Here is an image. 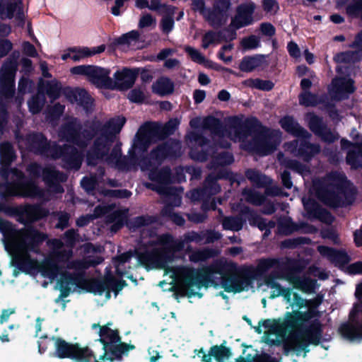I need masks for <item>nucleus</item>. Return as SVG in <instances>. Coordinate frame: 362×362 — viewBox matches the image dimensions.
Here are the masks:
<instances>
[{
  "label": "nucleus",
  "mask_w": 362,
  "mask_h": 362,
  "mask_svg": "<svg viewBox=\"0 0 362 362\" xmlns=\"http://www.w3.org/2000/svg\"><path fill=\"white\" fill-rule=\"evenodd\" d=\"M314 310L286 312L283 317L259 322L256 331L263 333L262 341L269 345H283L285 351H301L310 343L315 322H310Z\"/></svg>",
  "instance_id": "obj_1"
},
{
  "label": "nucleus",
  "mask_w": 362,
  "mask_h": 362,
  "mask_svg": "<svg viewBox=\"0 0 362 362\" xmlns=\"http://www.w3.org/2000/svg\"><path fill=\"white\" fill-rule=\"evenodd\" d=\"M51 243L52 251L41 264V270L44 276L57 279V288L63 296H66L70 291H76L83 285L82 271L99 262L71 261V251L61 241L54 240Z\"/></svg>",
  "instance_id": "obj_2"
},
{
  "label": "nucleus",
  "mask_w": 362,
  "mask_h": 362,
  "mask_svg": "<svg viewBox=\"0 0 362 362\" xmlns=\"http://www.w3.org/2000/svg\"><path fill=\"white\" fill-rule=\"evenodd\" d=\"M229 264L225 259L216 262L202 272H194L190 268L180 267L175 272L180 291L188 296L199 295L198 291L202 286H209L214 274H219L222 279L221 287L227 292L247 291L251 287V279L241 276L230 279H225L226 268Z\"/></svg>",
  "instance_id": "obj_3"
},
{
  "label": "nucleus",
  "mask_w": 362,
  "mask_h": 362,
  "mask_svg": "<svg viewBox=\"0 0 362 362\" xmlns=\"http://www.w3.org/2000/svg\"><path fill=\"white\" fill-rule=\"evenodd\" d=\"M125 122L124 117H118L110 119L105 127L107 134H102L97 137L95 141L93 148L88 153V163L94 164V158L103 159L108 163L118 165L121 158V152L119 148H115L110 156L107 155L109 150V146L112 141L113 136L119 133Z\"/></svg>",
  "instance_id": "obj_4"
},
{
  "label": "nucleus",
  "mask_w": 362,
  "mask_h": 362,
  "mask_svg": "<svg viewBox=\"0 0 362 362\" xmlns=\"http://www.w3.org/2000/svg\"><path fill=\"white\" fill-rule=\"evenodd\" d=\"M358 303L354 305L351 313V318L354 325H344L340 328L341 334L349 340L362 338V284L358 285L356 291Z\"/></svg>",
  "instance_id": "obj_5"
},
{
  "label": "nucleus",
  "mask_w": 362,
  "mask_h": 362,
  "mask_svg": "<svg viewBox=\"0 0 362 362\" xmlns=\"http://www.w3.org/2000/svg\"><path fill=\"white\" fill-rule=\"evenodd\" d=\"M45 235L35 230H28L14 247V255L21 264L30 263V252L35 248V245L42 241ZM33 264L32 262H30Z\"/></svg>",
  "instance_id": "obj_6"
},
{
  "label": "nucleus",
  "mask_w": 362,
  "mask_h": 362,
  "mask_svg": "<svg viewBox=\"0 0 362 362\" xmlns=\"http://www.w3.org/2000/svg\"><path fill=\"white\" fill-rule=\"evenodd\" d=\"M228 0H218L214 5L213 11L205 9V4L203 0H194L192 8L194 11L199 12L213 26L219 25L226 21L225 12L229 8Z\"/></svg>",
  "instance_id": "obj_7"
},
{
  "label": "nucleus",
  "mask_w": 362,
  "mask_h": 362,
  "mask_svg": "<svg viewBox=\"0 0 362 362\" xmlns=\"http://www.w3.org/2000/svg\"><path fill=\"white\" fill-rule=\"evenodd\" d=\"M170 240V236L161 238L160 243L151 251H148L146 254L139 255V261L144 264H152L156 267H164L166 258L168 257L165 250L174 249Z\"/></svg>",
  "instance_id": "obj_8"
},
{
  "label": "nucleus",
  "mask_w": 362,
  "mask_h": 362,
  "mask_svg": "<svg viewBox=\"0 0 362 362\" xmlns=\"http://www.w3.org/2000/svg\"><path fill=\"white\" fill-rule=\"evenodd\" d=\"M56 355L59 358L71 357L80 362H92L95 356L88 348L78 347L77 345H71L66 341L57 339Z\"/></svg>",
  "instance_id": "obj_9"
},
{
  "label": "nucleus",
  "mask_w": 362,
  "mask_h": 362,
  "mask_svg": "<svg viewBox=\"0 0 362 362\" xmlns=\"http://www.w3.org/2000/svg\"><path fill=\"white\" fill-rule=\"evenodd\" d=\"M342 180L335 175L328 177L325 185L318 192V197L327 204L336 206L339 201L341 192Z\"/></svg>",
  "instance_id": "obj_10"
},
{
  "label": "nucleus",
  "mask_w": 362,
  "mask_h": 362,
  "mask_svg": "<svg viewBox=\"0 0 362 362\" xmlns=\"http://www.w3.org/2000/svg\"><path fill=\"white\" fill-rule=\"evenodd\" d=\"M266 285L272 289L271 297L282 296L292 308H302L308 306V302L288 289L282 288L274 280L267 278Z\"/></svg>",
  "instance_id": "obj_11"
},
{
  "label": "nucleus",
  "mask_w": 362,
  "mask_h": 362,
  "mask_svg": "<svg viewBox=\"0 0 362 362\" xmlns=\"http://www.w3.org/2000/svg\"><path fill=\"white\" fill-rule=\"evenodd\" d=\"M16 70V61H7L0 71V93L6 98H11L13 93L14 76Z\"/></svg>",
  "instance_id": "obj_12"
},
{
  "label": "nucleus",
  "mask_w": 362,
  "mask_h": 362,
  "mask_svg": "<svg viewBox=\"0 0 362 362\" xmlns=\"http://www.w3.org/2000/svg\"><path fill=\"white\" fill-rule=\"evenodd\" d=\"M137 74L136 70L127 68L117 70L112 78L110 88L125 90L131 88L135 82Z\"/></svg>",
  "instance_id": "obj_13"
},
{
  "label": "nucleus",
  "mask_w": 362,
  "mask_h": 362,
  "mask_svg": "<svg viewBox=\"0 0 362 362\" xmlns=\"http://www.w3.org/2000/svg\"><path fill=\"white\" fill-rule=\"evenodd\" d=\"M29 171L35 176H40L42 174L44 180L49 185H54L55 182H63L66 180L64 175L59 173L52 168L42 169L37 164H32L29 167Z\"/></svg>",
  "instance_id": "obj_14"
},
{
  "label": "nucleus",
  "mask_w": 362,
  "mask_h": 362,
  "mask_svg": "<svg viewBox=\"0 0 362 362\" xmlns=\"http://www.w3.org/2000/svg\"><path fill=\"white\" fill-rule=\"evenodd\" d=\"M254 10L255 5L252 3L240 6L237 10V15L232 21L233 26L235 28H240L252 23Z\"/></svg>",
  "instance_id": "obj_15"
},
{
  "label": "nucleus",
  "mask_w": 362,
  "mask_h": 362,
  "mask_svg": "<svg viewBox=\"0 0 362 362\" xmlns=\"http://www.w3.org/2000/svg\"><path fill=\"white\" fill-rule=\"evenodd\" d=\"M12 195H18L24 197H41V190L32 182H19L13 185L9 189Z\"/></svg>",
  "instance_id": "obj_16"
},
{
  "label": "nucleus",
  "mask_w": 362,
  "mask_h": 362,
  "mask_svg": "<svg viewBox=\"0 0 362 362\" xmlns=\"http://www.w3.org/2000/svg\"><path fill=\"white\" fill-rule=\"evenodd\" d=\"M330 92L338 100L345 98V93L354 92L352 81L350 79L337 78L333 80Z\"/></svg>",
  "instance_id": "obj_17"
},
{
  "label": "nucleus",
  "mask_w": 362,
  "mask_h": 362,
  "mask_svg": "<svg viewBox=\"0 0 362 362\" xmlns=\"http://www.w3.org/2000/svg\"><path fill=\"white\" fill-rule=\"evenodd\" d=\"M94 70L91 73L89 81L98 87L110 88L112 78L110 77V71L104 68L93 66Z\"/></svg>",
  "instance_id": "obj_18"
},
{
  "label": "nucleus",
  "mask_w": 362,
  "mask_h": 362,
  "mask_svg": "<svg viewBox=\"0 0 362 362\" xmlns=\"http://www.w3.org/2000/svg\"><path fill=\"white\" fill-rule=\"evenodd\" d=\"M14 16L20 21H22L23 13L20 2L16 1L13 4H8L7 1L0 0V18L1 19L10 18Z\"/></svg>",
  "instance_id": "obj_19"
},
{
  "label": "nucleus",
  "mask_w": 362,
  "mask_h": 362,
  "mask_svg": "<svg viewBox=\"0 0 362 362\" xmlns=\"http://www.w3.org/2000/svg\"><path fill=\"white\" fill-rule=\"evenodd\" d=\"M105 49V46L101 45L94 47H81L71 49V59L77 62L82 59L102 53Z\"/></svg>",
  "instance_id": "obj_20"
},
{
  "label": "nucleus",
  "mask_w": 362,
  "mask_h": 362,
  "mask_svg": "<svg viewBox=\"0 0 362 362\" xmlns=\"http://www.w3.org/2000/svg\"><path fill=\"white\" fill-rule=\"evenodd\" d=\"M64 160L66 161V168L78 170L81 164L82 156L74 147H66L62 153Z\"/></svg>",
  "instance_id": "obj_21"
},
{
  "label": "nucleus",
  "mask_w": 362,
  "mask_h": 362,
  "mask_svg": "<svg viewBox=\"0 0 362 362\" xmlns=\"http://www.w3.org/2000/svg\"><path fill=\"white\" fill-rule=\"evenodd\" d=\"M66 98L72 103L86 106L90 103V98L88 93L83 89H67L65 91Z\"/></svg>",
  "instance_id": "obj_22"
},
{
  "label": "nucleus",
  "mask_w": 362,
  "mask_h": 362,
  "mask_svg": "<svg viewBox=\"0 0 362 362\" xmlns=\"http://www.w3.org/2000/svg\"><path fill=\"white\" fill-rule=\"evenodd\" d=\"M61 88V85L56 80L40 81L39 86V91L43 95L45 92L50 98L51 101H53L59 96Z\"/></svg>",
  "instance_id": "obj_23"
},
{
  "label": "nucleus",
  "mask_w": 362,
  "mask_h": 362,
  "mask_svg": "<svg viewBox=\"0 0 362 362\" xmlns=\"http://www.w3.org/2000/svg\"><path fill=\"white\" fill-rule=\"evenodd\" d=\"M174 84L171 80L167 77H160L152 85L153 93L160 95L170 94L173 91Z\"/></svg>",
  "instance_id": "obj_24"
},
{
  "label": "nucleus",
  "mask_w": 362,
  "mask_h": 362,
  "mask_svg": "<svg viewBox=\"0 0 362 362\" xmlns=\"http://www.w3.org/2000/svg\"><path fill=\"white\" fill-rule=\"evenodd\" d=\"M281 125L286 132L296 136L306 137V134H308L292 117H286L282 119Z\"/></svg>",
  "instance_id": "obj_25"
},
{
  "label": "nucleus",
  "mask_w": 362,
  "mask_h": 362,
  "mask_svg": "<svg viewBox=\"0 0 362 362\" xmlns=\"http://www.w3.org/2000/svg\"><path fill=\"white\" fill-rule=\"evenodd\" d=\"M164 8L165 12L162 13L163 16L160 21V26L163 32L168 34L173 30L174 26L173 16L175 14V8L165 7Z\"/></svg>",
  "instance_id": "obj_26"
},
{
  "label": "nucleus",
  "mask_w": 362,
  "mask_h": 362,
  "mask_svg": "<svg viewBox=\"0 0 362 362\" xmlns=\"http://www.w3.org/2000/svg\"><path fill=\"white\" fill-rule=\"evenodd\" d=\"M262 64V59L259 57H247L243 59L239 64V69L245 72H250L259 67Z\"/></svg>",
  "instance_id": "obj_27"
},
{
  "label": "nucleus",
  "mask_w": 362,
  "mask_h": 362,
  "mask_svg": "<svg viewBox=\"0 0 362 362\" xmlns=\"http://www.w3.org/2000/svg\"><path fill=\"white\" fill-rule=\"evenodd\" d=\"M100 336L105 349L106 348V344L115 343L119 341L117 332L115 330L110 329L108 326H103L100 328Z\"/></svg>",
  "instance_id": "obj_28"
},
{
  "label": "nucleus",
  "mask_w": 362,
  "mask_h": 362,
  "mask_svg": "<svg viewBox=\"0 0 362 362\" xmlns=\"http://www.w3.org/2000/svg\"><path fill=\"white\" fill-rule=\"evenodd\" d=\"M243 83L247 87L255 88L263 90H271L274 86L269 81H263L259 78H250L245 81Z\"/></svg>",
  "instance_id": "obj_29"
},
{
  "label": "nucleus",
  "mask_w": 362,
  "mask_h": 362,
  "mask_svg": "<svg viewBox=\"0 0 362 362\" xmlns=\"http://www.w3.org/2000/svg\"><path fill=\"white\" fill-rule=\"evenodd\" d=\"M0 156L1 161L6 164H9L14 158V152L11 145L8 143L0 144Z\"/></svg>",
  "instance_id": "obj_30"
},
{
  "label": "nucleus",
  "mask_w": 362,
  "mask_h": 362,
  "mask_svg": "<svg viewBox=\"0 0 362 362\" xmlns=\"http://www.w3.org/2000/svg\"><path fill=\"white\" fill-rule=\"evenodd\" d=\"M90 139V136L88 132L76 134V132L73 131H71L67 136V140L71 141L73 144H76L79 147L85 146Z\"/></svg>",
  "instance_id": "obj_31"
},
{
  "label": "nucleus",
  "mask_w": 362,
  "mask_h": 362,
  "mask_svg": "<svg viewBox=\"0 0 362 362\" xmlns=\"http://www.w3.org/2000/svg\"><path fill=\"white\" fill-rule=\"evenodd\" d=\"M45 95L39 90L37 95L28 101L30 111L33 113L39 112L45 104Z\"/></svg>",
  "instance_id": "obj_32"
},
{
  "label": "nucleus",
  "mask_w": 362,
  "mask_h": 362,
  "mask_svg": "<svg viewBox=\"0 0 362 362\" xmlns=\"http://www.w3.org/2000/svg\"><path fill=\"white\" fill-rule=\"evenodd\" d=\"M318 250L322 255L329 257L333 261H337L339 259V260L340 259L342 263H344L347 260V257L346 255L336 252L329 247L320 246L318 247Z\"/></svg>",
  "instance_id": "obj_33"
},
{
  "label": "nucleus",
  "mask_w": 362,
  "mask_h": 362,
  "mask_svg": "<svg viewBox=\"0 0 362 362\" xmlns=\"http://www.w3.org/2000/svg\"><path fill=\"white\" fill-rule=\"evenodd\" d=\"M294 286L305 292H310L314 288L315 281L308 278H296L293 281Z\"/></svg>",
  "instance_id": "obj_34"
},
{
  "label": "nucleus",
  "mask_w": 362,
  "mask_h": 362,
  "mask_svg": "<svg viewBox=\"0 0 362 362\" xmlns=\"http://www.w3.org/2000/svg\"><path fill=\"white\" fill-rule=\"evenodd\" d=\"M211 354L218 362H225L230 356L229 349L222 346H214L211 348Z\"/></svg>",
  "instance_id": "obj_35"
},
{
  "label": "nucleus",
  "mask_w": 362,
  "mask_h": 362,
  "mask_svg": "<svg viewBox=\"0 0 362 362\" xmlns=\"http://www.w3.org/2000/svg\"><path fill=\"white\" fill-rule=\"evenodd\" d=\"M171 146L169 144H165L159 147L157 150L153 151L151 154V156L154 160L153 165H156L159 163V161L171 154Z\"/></svg>",
  "instance_id": "obj_36"
},
{
  "label": "nucleus",
  "mask_w": 362,
  "mask_h": 362,
  "mask_svg": "<svg viewBox=\"0 0 362 362\" xmlns=\"http://www.w3.org/2000/svg\"><path fill=\"white\" fill-rule=\"evenodd\" d=\"M90 291L95 294H105L106 298H109L110 297V291L108 288L107 282H102L99 281H93L91 284Z\"/></svg>",
  "instance_id": "obj_37"
},
{
  "label": "nucleus",
  "mask_w": 362,
  "mask_h": 362,
  "mask_svg": "<svg viewBox=\"0 0 362 362\" xmlns=\"http://www.w3.org/2000/svg\"><path fill=\"white\" fill-rule=\"evenodd\" d=\"M149 177L152 180L157 181L158 182L166 185L170 181V171L168 169H165L159 173L151 172Z\"/></svg>",
  "instance_id": "obj_38"
},
{
  "label": "nucleus",
  "mask_w": 362,
  "mask_h": 362,
  "mask_svg": "<svg viewBox=\"0 0 362 362\" xmlns=\"http://www.w3.org/2000/svg\"><path fill=\"white\" fill-rule=\"evenodd\" d=\"M184 49L185 51L190 57L191 59L194 62L203 64L207 62L205 57L202 54V53L198 49L190 46H185Z\"/></svg>",
  "instance_id": "obj_39"
},
{
  "label": "nucleus",
  "mask_w": 362,
  "mask_h": 362,
  "mask_svg": "<svg viewBox=\"0 0 362 362\" xmlns=\"http://www.w3.org/2000/svg\"><path fill=\"white\" fill-rule=\"evenodd\" d=\"M156 25V19L151 14L144 13L143 14L139 21V28H153Z\"/></svg>",
  "instance_id": "obj_40"
},
{
  "label": "nucleus",
  "mask_w": 362,
  "mask_h": 362,
  "mask_svg": "<svg viewBox=\"0 0 362 362\" xmlns=\"http://www.w3.org/2000/svg\"><path fill=\"white\" fill-rule=\"evenodd\" d=\"M223 226L226 229L239 230L243 227V222L239 218H226L223 220Z\"/></svg>",
  "instance_id": "obj_41"
},
{
  "label": "nucleus",
  "mask_w": 362,
  "mask_h": 362,
  "mask_svg": "<svg viewBox=\"0 0 362 362\" xmlns=\"http://www.w3.org/2000/svg\"><path fill=\"white\" fill-rule=\"evenodd\" d=\"M94 70L93 69V66L90 65H81L73 67L71 69V72L75 75H82L86 77V78L89 81L90 77L91 76V73H93Z\"/></svg>",
  "instance_id": "obj_42"
},
{
  "label": "nucleus",
  "mask_w": 362,
  "mask_h": 362,
  "mask_svg": "<svg viewBox=\"0 0 362 362\" xmlns=\"http://www.w3.org/2000/svg\"><path fill=\"white\" fill-rule=\"evenodd\" d=\"M217 121L213 117H209L205 119L195 118L190 121V125L192 127L198 128L201 126L209 128L211 125H216Z\"/></svg>",
  "instance_id": "obj_43"
},
{
  "label": "nucleus",
  "mask_w": 362,
  "mask_h": 362,
  "mask_svg": "<svg viewBox=\"0 0 362 362\" xmlns=\"http://www.w3.org/2000/svg\"><path fill=\"white\" fill-rule=\"evenodd\" d=\"M129 99L134 103H141L146 98L144 88H134L129 93Z\"/></svg>",
  "instance_id": "obj_44"
},
{
  "label": "nucleus",
  "mask_w": 362,
  "mask_h": 362,
  "mask_svg": "<svg viewBox=\"0 0 362 362\" xmlns=\"http://www.w3.org/2000/svg\"><path fill=\"white\" fill-rule=\"evenodd\" d=\"M156 134V131L153 129L141 128L138 133V139L139 142L144 143L146 141H152V137Z\"/></svg>",
  "instance_id": "obj_45"
},
{
  "label": "nucleus",
  "mask_w": 362,
  "mask_h": 362,
  "mask_svg": "<svg viewBox=\"0 0 362 362\" xmlns=\"http://www.w3.org/2000/svg\"><path fill=\"white\" fill-rule=\"evenodd\" d=\"M300 103L305 106L315 105L317 103V99L315 95L305 91L300 95Z\"/></svg>",
  "instance_id": "obj_46"
},
{
  "label": "nucleus",
  "mask_w": 362,
  "mask_h": 362,
  "mask_svg": "<svg viewBox=\"0 0 362 362\" xmlns=\"http://www.w3.org/2000/svg\"><path fill=\"white\" fill-rule=\"evenodd\" d=\"M361 54L359 52H356V54L347 52L345 53H341L335 57V60L337 62H354L359 59Z\"/></svg>",
  "instance_id": "obj_47"
},
{
  "label": "nucleus",
  "mask_w": 362,
  "mask_h": 362,
  "mask_svg": "<svg viewBox=\"0 0 362 362\" xmlns=\"http://www.w3.org/2000/svg\"><path fill=\"white\" fill-rule=\"evenodd\" d=\"M242 46L246 49H251L257 47L259 45V37L252 35L244 38L241 42Z\"/></svg>",
  "instance_id": "obj_48"
},
{
  "label": "nucleus",
  "mask_w": 362,
  "mask_h": 362,
  "mask_svg": "<svg viewBox=\"0 0 362 362\" xmlns=\"http://www.w3.org/2000/svg\"><path fill=\"white\" fill-rule=\"evenodd\" d=\"M139 37V33L136 30H132L121 36L118 39L119 44H130L132 41L136 40Z\"/></svg>",
  "instance_id": "obj_49"
},
{
  "label": "nucleus",
  "mask_w": 362,
  "mask_h": 362,
  "mask_svg": "<svg viewBox=\"0 0 362 362\" xmlns=\"http://www.w3.org/2000/svg\"><path fill=\"white\" fill-rule=\"evenodd\" d=\"M320 151V148L317 145H313L308 143H305L304 145V148L300 149L301 154H306L305 157L308 156V158H310L313 155L318 153Z\"/></svg>",
  "instance_id": "obj_50"
},
{
  "label": "nucleus",
  "mask_w": 362,
  "mask_h": 362,
  "mask_svg": "<svg viewBox=\"0 0 362 362\" xmlns=\"http://www.w3.org/2000/svg\"><path fill=\"white\" fill-rule=\"evenodd\" d=\"M210 256L208 250L196 251L189 255V259L192 262H199L206 259Z\"/></svg>",
  "instance_id": "obj_51"
},
{
  "label": "nucleus",
  "mask_w": 362,
  "mask_h": 362,
  "mask_svg": "<svg viewBox=\"0 0 362 362\" xmlns=\"http://www.w3.org/2000/svg\"><path fill=\"white\" fill-rule=\"evenodd\" d=\"M217 36L214 33L209 32L204 35L202 39V47L206 49L209 45L216 42Z\"/></svg>",
  "instance_id": "obj_52"
},
{
  "label": "nucleus",
  "mask_w": 362,
  "mask_h": 362,
  "mask_svg": "<svg viewBox=\"0 0 362 362\" xmlns=\"http://www.w3.org/2000/svg\"><path fill=\"white\" fill-rule=\"evenodd\" d=\"M263 7L265 11L271 14L275 13L278 10V5L273 0H264Z\"/></svg>",
  "instance_id": "obj_53"
},
{
  "label": "nucleus",
  "mask_w": 362,
  "mask_h": 362,
  "mask_svg": "<svg viewBox=\"0 0 362 362\" xmlns=\"http://www.w3.org/2000/svg\"><path fill=\"white\" fill-rule=\"evenodd\" d=\"M308 121L309 122V125L310 129L315 132L316 133H319V124H320V119L317 117L315 116L314 115L309 114L308 115Z\"/></svg>",
  "instance_id": "obj_54"
},
{
  "label": "nucleus",
  "mask_w": 362,
  "mask_h": 362,
  "mask_svg": "<svg viewBox=\"0 0 362 362\" xmlns=\"http://www.w3.org/2000/svg\"><path fill=\"white\" fill-rule=\"evenodd\" d=\"M146 7H148L149 9L152 11H156L162 13L165 12L164 8L168 6L165 5H162L160 4V0H151V4L149 5L147 4V6Z\"/></svg>",
  "instance_id": "obj_55"
},
{
  "label": "nucleus",
  "mask_w": 362,
  "mask_h": 362,
  "mask_svg": "<svg viewBox=\"0 0 362 362\" xmlns=\"http://www.w3.org/2000/svg\"><path fill=\"white\" fill-rule=\"evenodd\" d=\"M25 213H26V216H28V218L30 220L37 219V218H40V216L39 209L36 206H28L25 209Z\"/></svg>",
  "instance_id": "obj_56"
},
{
  "label": "nucleus",
  "mask_w": 362,
  "mask_h": 362,
  "mask_svg": "<svg viewBox=\"0 0 362 362\" xmlns=\"http://www.w3.org/2000/svg\"><path fill=\"white\" fill-rule=\"evenodd\" d=\"M288 50L290 55L296 59H300V51L297 44L291 42L288 45Z\"/></svg>",
  "instance_id": "obj_57"
},
{
  "label": "nucleus",
  "mask_w": 362,
  "mask_h": 362,
  "mask_svg": "<svg viewBox=\"0 0 362 362\" xmlns=\"http://www.w3.org/2000/svg\"><path fill=\"white\" fill-rule=\"evenodd\" d=\"M132 257V254L124 253V254L119 255L116 259H115L114 262H115V267L117 268V271L119 272V266L121 264H124L125 262H129Z\"/></svg>",
  "instance_id": "obj_58"
},
{
  "label": "nucleus",
  "mask_w": 362,
  "mask_h": 362,
  "mask_svg": "<svg viewBox=\"0 0 362 362\" xmlns=\"http://www.w3.org/2000/svg\"><path fill=\"white\" fill-rule=\"evenodd\" d=\"M36 138V140L37 141H33V144L31 145V148L33 150H37L41 153H43V150L40 149V148L42 146L43 147L46 144V140L44 139V137L42 135H36L35 136Z\"/></svg>",
  "instance_id": "obj_59"
},
{
  "label": "nucleus",
  "mask_w": 362,
  "mask_h": 362,
  "mask_svg": "<svg viewBox=\"0 0 362 362\" xmlns=\"http://www.w3.org/2000/svg\"><path fill=\"white\" fill-rule=\"evenodd\" d=\"M81 185L86 191H91L95 187V180L94 177H85L81 181Z\"/></svg>",
  "instance_id": "obj_60"
},
{
  "label": "nucleus",
  "mask_w": 362,
  "mask_h": 362,
  "mask_svg": "<svg viewBox=\"0 0 362 362\" xmlns=\"http://www.w3.org/2000/svg\"><path fill=\"white\" fill-rule=\"evenodd\" d=\"M12 44L8 40H0V58L5 56L11 49Z\"/></svg>",
  "instance_id": "obj_61"
},
{
  "label": "nucleus",
  "mask_w": 362,
  "mask_h": 362,
  "mask_svg": "<svg viewBox=\"0 0 362 362\" xmlns=\"http://www.w3.org/2000/svg\"><path fill=\"white\" fill-rule=\"evenodd\" d=\"M348 271L351 274H362V262H357L348 267Z\"/></svg>",
  "instance_id": "obj_62"
},
{
  "label": "nucleus",
  "mask_w": 362,
  "mask_h": 362,
  "mask_svg": "<svg viewBox=\"0 0 362 362\" xmlns=\"http://www.w3.org/2000/svg\"><path fill=\"white\" fill-rule=\"evenodd\" d=\"M31 81L28 79L23 78L20 81L18 85V91L21 94L25 93L31 88Z\"/></svg>",
  "instance_id": "obj_63"
},
{
  "label": "nucleus",
  "mask_w": 362,
  "mask_h": 362,
  "mask_svg": "<svg viewBox=\"0 0 362 362\" xmlns=\"http://www.w3.org/2000/svg\"><path fill=\"white\" fill-rule=\"evenodd\" d=\"M23 49L24 53L28 56L35 57L37 55V51L34 46L28 42L23 43Z\"/></svg>",
  "instance_id": "obj_64"
}]
</instances>
